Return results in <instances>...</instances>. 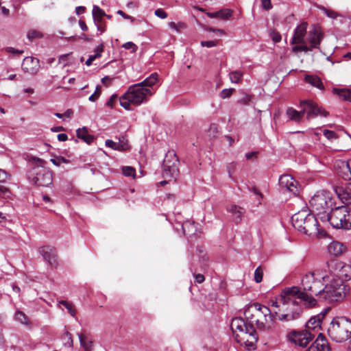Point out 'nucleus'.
I'll return each mask as SVG.
<instances>
[{
    "instance_id": "obj_1",
    "label": "nucleus",
    "mask_w": 351,
    "mask_h": 351,
    "mask_svg": "<svg viewBox=\"0 0 351 351\" xmlns=\"http://www.w3.org/2000/svg\"><path fill=\"white\" fill-rule=\"evenodd\" d=\"M244 315L249 325L243 318L235 317L232 319L230 327L238 343L244 346L248 350H254L258 336L254 325L260 332L269 331L272 328L276 315L267 306L259 303L249 306L245 308Z\"/></svg>"
},
{
    "instance_id": "obj_2",
    "label": "nucleus",
    "mask_w": 351,
    "mask_h": 351,
    "mask_svg": "<svg viewBox=\"0 0 351 351\" xmlns=\"http://www.w3.org/2000/svg\"><path fill=\"white\" fill-rule=\"evenodd\" d=\"M289 291L285 302L280 305V312H274L281 322H290L300 318L302 308L298 300L304 302L310 307H313L317 304V300L313 296L302 292L298 287H291Z\"/></svg>"
},
{
    "instance_id": "obj_3",
    "label": "nucleus",
    "mask_w": 351,
    "mask_h": 351,
    "mask_svg": "<svg viewBox=\"0 0 351 351\" xmlns=\"http://www.w3.org/2000/svg\"><path fill=\"white\" fill-rule=\"evenodd\" d=\"M293 226L298 231L311 237H319L326 234V232L319 228L317 218L307 210H301L291 217Z\"/></svg>"
},
{
    "instance_id": "obj_4",
    "label": "nucleus",
    "mask_w": 351,
    "mask_h": 351,
    "mask_svg": "<svg viewBox=\"0 0 351 351\" xmlns=\"http://www.w3.org/2000/svg\"><path fill=\"white\" fill-rule=\"evenodd\" d=\"M153 94L151 88L141 86L139 84L131 86L128 91L119 98L120 105L126 110L130 106H138L147 101V98Z\"/></svg>"
},
{
    "instance_id": "obj_5",
    "label": "nucleus",
    "mask_w": 351,
    "mask_h": 351,
    "mask_svg": "<svg viewBox=\"0 0 351 351\" xmlns=\"http://www.w3.org/2000/svg\"><path fill=\"white\" fill-rule=\"evenodd\" d=\"M327 332L332 341L345 342L351 338V320L346 317H336L330 322Z\"/></svg>"
},
{
    "instance_id": "obj_6",
    "label": "nucleus",
    "mask_w": 351,
    "mask_h": 351,
    "mask_svg": "<svg viewBox=\"0 0 351 351\" xmlns=\"http://www.w3.org/2000/svg\"><path fill=\"white\" fill-rule=\"evenodd\" d=\"M322 221H328L330 224L337 229L351 228V210L346 206H341L331 209L328 215L321 216Z\"/></svg>"
},
{
    "instance_id": "obj_7",
    "label": "nucleus",
    "mask_w": 351,
    "mask_h": 351,
    "mask_svg": "<svg viewBox=\"0 0 351 351\" xmlns=\"http://www.w3.org/2000/svg\"><path fill=\"white\" fill-rule=\"evenodd\" d=\"M346 295V286L339 280L330 281L324 287H322L316 300L332 303L341 301Z\"/></svg>"
},
{
    "instance_id": "obj_8",
    "label": "nucleus",
    "mask_w": 351,
    "mask_h": 351,
    "mask_svg": "<svg viewBox=\"0 0 351 351\" xmlns=\"http://www.w3.org/2000/svg\"><path fill=\"white\" fill-rule=\"evenodd\" d=\"M34 167L29 172V178L38 186H49L53 181L51 171L45 167V162L38 158H33Z\"/></svg>"
},
{
    "instance_id": "obj_9",
    "label": "nucleus",
    "mask_w": 351,
    "mask_h": 351,
    "mask_svg": "<svg viewBox=\"0 0 351 351\" xmlns=\"http://www.w3.org/2000/svg\"><path fill=\"white\" fill-rule=\"evenodd\" d=\"M327 278H328L327 275H321L317 270L306 273L302 278L303 292L308 291L311 293L309 295L313 296L312 295L314 294L317 298Z\"/></svg>"
},
{
    "instance_id": "obj_10",
    "label": "nucleus",
    "mask_w": 351,
    "mask_h": 351,
    "mask_svg": "<svg viewBox=\"0 0 351 351\" xmlns=\"http://www.w3.org/2000/svg\"><path fill=\"white\" fill-rule=\"evenodd\" d=\"M333 204L331 194L328 191H322L315 194L309 201L311 211L319 216L328 215V210Z\"/></svg>"
},
{
    "instance_id": "obj_11",
    "label": "nucleus",
    "mask_w": 351,
    "mask_h": 351,
    "mask_svg": "<svg viewBox=\"0 0 351 351\" xmlns=\"http://www.w3.org/2000/svg\"><path fill=\"white\" fill-rule=\"evenodd\" d=\"M300 108L306 113V119H311L316 116L327 117L328 112L311 100H302L300 101Z\"/></svg>"
},
{
    "instance_id": "obj_12",
    "label": "nucleus",
    "mask_w": 351,
    "mask_h": 351,
    "mask_svg": "<svg viewBox=\"0 0 351 351\" xmlns=\"http://www.w3.org/2000/svg\"><path fill=\"white\" fill-rule=\"evenodd\" d=\"M313 338L314 335L307 330L302 331L293 330L287 335L289 341L301 347H306L313 341Z\"/></svg>"
},
{
    "instance_id": "obj_13",
    "label": "nucleus",
    "mask_w": 351,
    "mask_h": 351,
    "mask_svg": "<svg viewBox=\"0 0 351 351\" xmlns=\"http://www.w3.org/2000/svg\"><path fill=\"white\" fill-rule=\"evenodd\" d=\"M178 158L173 150L169 151L163 160V169L167 175H173L177 171Z\"/></svg>"
},
{
    "instance_id": "obj_14",
    "label": "nucleus",
    "mask_w": 351,
    "mask_h": 351,
    "mask_svg": "<svg viewBox=\"0 0 351 351\" xmlns=\"http://www.w3.org/2000/svg\"><path fill=\"white\" fill-rule=\"evenodd\" d=\"M337 173L345 180H351V159L346 161L338 160L335 163Z\"/></svg>"
},
{
    "instance_id": "obj_15",
    "label": "nucleus",
    "mask_w": 351,
    "mask_h": 351,
    "mask_svg": "<svg viewBox=\"0 0 351 351\" xmlns=\"http://www.w3.org/2000/svg\"><path fill=\"white\" fill-rule=\"evenodd\" d=\"M307 22H302L296 27L294 30L293 35L291 39L290 43L291 45L299 44L300 43H305V37L307 33Z\"/></svg>"
},
{
    "instance_id": "obj_16",
    "label": "nucleus",
    "mask_w": 351,
    "mask_h": 351,
    "mask_svg": "<svg viewBox=\"0 0 351 351\" xmlns=\"http://www.w3.org/2000/svg\"><path fill=\"white\" fill-rule=\"evenodd\" d=\"M21 66L24 72L35 75L40 69L39 60L34 57H26L23 59Z\"/></svg>"
},
{
    "instance_id": "obj_17",
    "label": "nucleus",
    "mask_w": 351,
    "mask_h": 351,
    "mask_svg": "<svg viewBox=\"0 0 351 351\" xmlns=\"http://www.w3.org/2000/svg\"><path fill=\"white\" fill-rule=\"evenodd\" d=\"M279 184L282 187L293 193L297 194L298 193V182L290 175H283L279 178Z\"/></svg>"
},
{
    "instance_id": "obj_18",
    "label": "nucleus",
    "mask_w": 351,
    "mask_h": 351,
    "mask_svg": "<svg viewBox=\"0 0 351 351\" xmlns=\"http://www.w3.org/2000/svg\"><path fill=\"white\" fill-rule=\"evenodd\" d=\"M306 351H329V346L326 339L322 334H319L315 341Z\"/></svg>"
},
{
    "instance_id": "obj_19",
    "label": "nucleus",
    "mask_w": 351,
    "mask_h": 351,
    "mask_svg": "<svg viewBox=\"0 0 351 351\" xmlns=\"http://www.w3.org/2000/svg\"><path fill=\"white\" fill-rule=\"evenodd\" d=\"M322 38L323 34L322 32L318 28L314 27L312 30L309 31L307 40L312 47L319 49V45Z\"/></svg>"
},
{
    "instance_id": "obj_20",
    "label": "nucleus",
    "mask_w": 351,
    "mask_h": 351,
    "mask_svg": "<svg viewBox=\"0 0 351 351\" xmlns=\"http://www.w3.org/2000/svg\"><path fill=\"white\" fill-rule=\"evenodd\" d=\"M226 210L228 213H232L233 219L236 223H239L241 221L245 213V210L243 208L235 204H231L227 206Z\"/></svg>"
},
{
    "instance_id": "obj_21",
    "label": "nucleus",
    "mask_w": 351,
    "mask_h": 351,
    "mask_svg": "<svg viewBox=\"0 0 351 351\" xmlns=\"http://www.w3.org/2000/svg\"><path fill=\"white\" fill-rule=\"evenodd\" d=\"M39 253L50 265H52L55 262L56 254L55 250L53 248L49 246L42 247L39 250Z\"/></svg>"
},
{
    "instance_id": "obj_22",
    "label": "nucleus",
    "mask_w": 351,
    "mask_h": 351,
    "mask_svg": "<svg viewBox=\"0 0 351 351\" xmlns=\"http://www.w3.org/2000/svg\"><path fill=\"white\" fill-rule=\"evenodd\" d=\"M345 250L344 245L338 241H332L328 245V253L334 256L341 255Z\"/></svg>"
},
{
    "instance_id": "obj_23",
    "label": "nucleus",
    "mask_w": 351,
    "mask_h": 351,
    "mask_svg": "<svg viewBox=\"0 0 351 351\" xmlns=\"http://www.w3.org/2000/svg\"><path fill=\"white\" fill-rule=\"evenodd\" d=\"M286 115L290 121L298 123H300L302 119L304 111H302V110L298 111L293 108L289 107L286 110Z\"/></svg>"
},
{
    "instance_id": "obj_24",
    "label": "nucleus",
    "mask_w": 351,
    "mask_h": 351,
    "mask_svg": "<svg viewBox=\"0 0 351 351\" xmlns=\"http://www.w3.org/2000/svg\"><path fill=\"white\" fill-rule=\"evenodd\" d=\"M290 288H287L284 289L281 293L276 298L275 300H271L270 305L272 307L276 308L278 310L274 312H280V305L285 302V300H286L287 296L289 293Z\"/></svg>"
},
{
    "instance_id": "obj_25",
    "label": "nucleus",
    "mask_w": 351,
    "mask_h": 351,
    "mask_svg": "<svg viewBox=\"0 0 351 351\" xmlns=\"http://www.w3.org/2000/svg\"><path fill=\"white\" fill-rule=\"evenodd\" d=\"M339 198L348 204H351V182L346 184L343 189H339Z\"/></svg>"
},
{
    "instance_id": "obj_26",
    "label": "nucleus",
    "mask_w": 351,
    "mask_h": 351,
    "mask_svg": "<svg viewBox=\"0 0 351 351\" xmlns=\"http://www.w3.org/2000/svg\"><path fill=\"white\" fill-rule=\"evenodd\" d=\"M304 80L312 86L316 87L321 90H324V86L321 79L316 75H306L304 77Z\"/></svg>"
},
{
    "instance_id": "obj_27",
    "label": "nucleus",
    "mask_w": 351,
    "mask_h": 351,
    "mask_svg": "<svg viewBox=\"0 0 351 351\" xmlns=\"http://www.w3.org/2000/svg\"><path fill=\"white\" fill-rule=\"evenodd\" d=\"M197 251L199 253V264H200V268L201 270L204 271L206 270L208 267V263H209V258L208 256L205 252V250L202 247H197Z\"/></svg>"
},
{
    "instance_id": "obj_28",
    "label": "nucleus",
    "mask_w": 351,
    "mask_h": 351,
    "mask_svg": "<svg viewBox=\"0 0 351 351\" xmlns=\"http://www.w3.org/2000/svg\"><path fill=\"white\" fill-rule=\"evenodd\" d=\"M324 317L322 315H318L315 317H312L306 324L307 330H315L319 328L322 323V319Z\"/></svg>"
},
{
    "instance_id": "obj_29",
    "label": "nucleus",
    "mask_w": 351,
    "mask_h": 351,
    "mask_svg": "<svg viewBox=\"0 0 351 351\" xmlns=\"http://www.w3.org/2000/svg\"><path fill=\"white\" fill-rule=\"evenodd\" d=\"M76 134L77 138L83 140L87 144H90L93 141L94 136L88 133L85 127L77 129Z\"/></svg>"
},
{
    "instance_id": "obj_30",
    "label": "nucleus",
    "mask_w": 351,
    "mask_h": 351,
    "mask_svg": "<svg viewBox=\"0 0 351 351\" xmlns=\"http://www.w3.org/2000/svg\"><path fill=\"white\" fill-rule=\"evenodd\" d=\"M158 82V74L154 73L151 74L148 77L145 79L143 82L138 83L142 87L149 88L152 91L153 90L152 86Z\"/></svg>"
},
{
    "instance_id": "obj_31",
    "label": "nucleus",
    "mask_w": 351,
    "mask_h": 351,
    "mask_svg": "<svg viewBox=\"0 0 351 351\" xmlns=\"http://www.w3.org/2000/svg\"><path fill=\"white\" fill-rule=\"evenodd\" d=\"M332 93L339 96V98L351 102V91L346 88H334Z\"/></svg>"
},
{
    "instance_id": "obj_32",
    "label": "nucleus",
    "mask_w": 351,
    "mask_h": 351,
    "mask_svg": "<svg viewBox=\"0 0 351 351\" xmlns=\"http://www.w3.org/2000/svg\"><path fill=\"white\" fill-rule=\"evenodd\" d=\"M104 51V45L101 43L98 45L95 49V53L89 56V58L86 61V64L87 66H90L92 62L97 58H99L101 56V52Z\"/></svg>"
},
{
    "instance_id": "obj_33",
    "label": "nucleus",
    "mask_w": 351,
    "mask_h": 351,
    "mask_svg": "<svg viewBox=\"0 0 351 351\" xmlns=\"http://www.w3.org/2000/svg\"><path fill=\"white\" fill-rule=\"evenodd\" d=\"M79 340L80 342V345L85 351H92V344L93 342L88 340L85 335L83 334H78Z\"/></svg>"
},
{
    "instance_id": "obj_34",
    "label": "nucleus",
    "mask_w": 351,
    "mask_h": 351,
    "mask_svg": "<svg viewBox=\"0 0 351 351\" xmlns=\"http://www.w3.org/2000/svg\"><path fill=\"white\" fill-rule=\"evenodd\" d=\"M105 15H106V14H105L104 11L102 9H101L99 6H97V5L93 6V17L95 23H100L102 19V17Z\"/></svg>"
},
{
    "instance_id": "obj_35",
    "label": "nucleus",
    "mask_w": 351,
    "mask_h": 351,
    "mask_svg": "<svg viewBox=\"0 0 351 351\" xmlns=\"http://www.w3.org/2000/svg\"><path fill=\"white\" fill-rule=\"evenodd\" d=\"M14 320L22 324L27 325L29 319L27 315L21 311L17 310L14 314Z\"/></svg>"
},
{
    "instance_id": "obj_36",
    "label": "nucleus",
    "mask_w": 351,
    "mask_h": 351,
    "mask_svg": "<svg viewBox=\"0 0 351 351\" xmlns=\"http://www.w3.org/2000/svg\"><path fill=\"white\" fill-rule=\"evenodd\" d=\"M243 73L241 71H233L229 73L230 80L232 83L237 84L243 79Z\"/></svg>"
},
{
    "instance_id": "obj_37",
    "label": "nucleus",
    "mask_w": 351,
    "mask_h": 351,
    "mask_svg": "<svg viewBox=\"0 0 351 351\" xmlns=\"http://www.w3.org/2000/svg\"><path fill=\"white\" fill-rule=\"evenodd\" d=\"M183 233L184 234H191L193 233V230L195 229L194 224L190 223L189 221L184 222L182 225Z\"/></svg>"
},
{
    "instance_id": "obj_38",
    "label": "nucleus",
    "mask_w": 351,
    "mask_h": 351,
    "mask_svg": "<svg viewBox=\"0 0 351 351\" xmlns=\"http://www.w3.org/2000/svg\"><path fill=\"white\" fill-rule=\"evenodd\" d=\"M59 304L63 305L67 309L68 312L71 316L74 317L75 315L76 311L73 304L69 303L65 300L60 301Z\"/></svg>"
},
{
    "instance_id": "obj_39",
    "label": "nucleus",
    "mask_w": 351,
    "mask_h": 351,
    "mask_svg": "<svg viewBox=\"0 0 351 351\" xmlns=\"http://www.w3.org/2000/svg\"><path fill=\"white\" fill-rule=\"evenodd\" d=\"M321 10L328 17L332 19H335L337 16H340V14L337 12L324 7H322Z\"/></svg>"
},
{
    "instance_id": "obj_40",
    "label": "nucleus",
    "mask_w": 351,
    "mask_h": 351,
    "mask_svg": "<svg viewBox=\"0 0 351 351\" xmlns=\"http://www.w3.org/2000/svg\"><path fill=\"white\" fill-rule=\"evenodd\" d=\"M122 171H123V175L127 177L135 178L136 171L132 167H129V166L123 167L122 168Z\"/></svg>"
},
{
    "instance_id": "obj_41",
    "label": "nucleus",
    "mask_w": 351,
    "mask_h": 351,
    "mask_svg": "<svg viewBox=\"0 0 351 351\" xmlns=\"http://www.w3.org/2000/svg\"><path fill=\"white\" fill-rule=\"evenodd\" d=\"M27 38L32 40L35 38H40L43 37V34L37 30H30L27 33Z\"/></svg>"
},
{
    "instance_id": "obj_42",
    "label": "nucleus",
    "mask_w": 351,
    "mask_h": 351,
    "mask_svg": "<svg viewBox=\"0 0 351 351\" xmlns=\"http://www.w3.org/2000/svg\"><path fill=\"white\" fill-rule=\"evenodd\" d=\"M263 270L261 266L258 267L254 271V280L256 282L259 283L263 280Z\"/></svg>"
},
{
    "instance_id": "obj_43",
    "label": "nucleus",
    "mask_w": 351,
    "mask_h": 351,
    "mask_svg": "<svg viewBox=\"0 0 351 351\" xmlns=\"http://www.w3.org/2000/svg\"><path fill=\"white\" fill-rule=\"evenodd\" d=\"M119 145V147L123 146V148L120 151H125L128 149L129 145L128 143V140L123 136L119 138V142H117Z\"/></svg>"
},
{
    "instance_id": "obj_44",
    "label": "nucleus",
    "mask_w": 351,
    "mask_h": 351,
    "mask_svg": "<svg viewBox=\"0 0 351 351\" xmlns=\"http://www.w3.org/2000/svg\"><path fill=\"white\" fill-rule=\"evenodd\" d=\"M250 191L257 196L256 200L258 202V205H260L261 204V200L263 198V193L257 188L254 186L250 189Z\"/></svg>"
},
{
    "instance_id": "obj_45",
    "label": "nucleus",
    "mask_w": 351,
    "mask_h": 351,
    "mask_svg": "<svg viewBox=\"0 0 351 351\" xmlns=\"http://www.w3.org/2000/svg\"><path fill=\"white\" fill-rule=\"evenodd\" d=\"M105 145L108 147H110L114 150H118V151H120L121 149V148H123V146L122 147L121 146V147H119V145L117 142H114L110 139H108L106 141Z\"/></svg>"
},
{
    "instance_id": "obj_46",
    "label": "nucleus",
    "mask_w": 351,
    "mask_h": 351,
    "mask_svg": "<svg viewBox=\"0 0 351 351\" xmlns=\"http://www.w3.org/2000/svg\"><path fill=\"white\" fill-rule=\"evenodd\" d=\"M100 94H101V87L98 85V86H97L94 93L92 94L89 97L88 100L92 102L95 101L99 97Z\"/></svg>"
},
{
    "instance_id": "obj_47",
    "label": "nucleus",
    "mask_w": 351,
    "mask_h": 351,
    "mask_svg": "<svg viewBox=\"0 0 351 351\" xmlns=\"http://www.w3.org/2000/svg\"><path fill=\"white\" fill-rule=\"evenodd\" d=\"M51 162L56 166H60L62 163H68L69 160L62 156L51 159Z\"/></svg>"
},
{
    "instance_id": "obj_48",
    "label": "nucleus",
    "mask_w": 351,
    "mask_h": 351,
    "mask_svg": "<svg viewBox=\"0 0 351 351\" xmlns=\"http://www.w3.org/2000/svg\"><path fill=\"white\" fill-rule=\"evenodd\" d=\"M218 12L220 13L219 18H221L223 19H228L232 15V11L228 9L221 10L218 11Z\"/></svg>"
},
{
    "instance_id": "obj_49",
    "label": "nucleus",
    "mask_w": 351,
    "mask_h": 351,
    "mask_svg": "<svg viewBox=\"0 0 351 351\" xmlns=\"http://www.w3.org/2000/svg\"><path fill=\"white\" fill-rule=\"evenodd\" d=\"M154 14L162 19L167 18L168 14L162 8H158L155 10Z\"/></svg>"
},
{
    "instance_id": "obj_50",
    "label": "nucleus",
    "mask_w": 351,
    "mask_h": 351,
    "mask_svg": "<svg viewBox=\"0 0 351 351\" xmlns=\"http://www.w3.org/2000/svg\"><path fill=\"white\" fill-rule=\"evenodd\" d=\"M269 35L274 43H279L281 40V35L275 30H271Z\"/></svg>"
},
{
    "instance_id": "obj_51",
    "label": "nucleus",
    "mask_w": 351,
    "mask_h": 351,
    "mask_svg": "<svg viewBox=\"0 0 351 351\" xmlns=\"http://www.w3.org/2000/svg\"><path fill=\"white\" fill-rule=\"evenodd\" d=\"M191 270L193 273V275L195 276V280L197 282L202 283L204 281L205 278H204V275H202L201 274H195L196 269H194L193 268V267H191Z\"/></svg>"
},
{
    "instance_id": "obj_52",
    "label": "nucleus",
    "mask_w": 351,
    "mask_h": 351,
    "mask_svg": "<svg viewBox=\"0 0 351 351\" xmlns=\"http://www.w3.org/2000/svg\"><path fill=\"white\" fill-rule=\"evenodd\" d=\"M233 90V88L223 89L221 91L220 96L223 99L228 98L232 95Z\"/></svg>"
},
{
    "instance_id": "obj_53",
    "label": "nucleus",
    "mask_w": 351,
    "mask_h": 351,
    "mask_svg": "<svg viewBox=\"0 0 351 351\" xmlns=\"http://www.w3.org/2000/svg\"><path fill=\"white\" fill-rule=\"evenodd\" d=\"M169 27L172 29H174L177 32L179 31L180 28H183L184 27V23H176L174 22H170L169 23Z\"/></svg>"
},
{
    "instance_id": "obj_54",
    "label": "nucleus",
    "mask_w": 351,
    "mask_h": 351,
    "mask_svg": "<svg viewBox=\"0 0 351 351\" xmlns=\"http://www.w3.org/2000/svg\"><path fill=\"white\" fill-rule=\"evenodd\" d=\"M117 99V95L113 94L110 96L109 99L106 102V106L110 108H113L114 104L116 103Z\"/></svg>"
},
{
    "instance_id": "obj_55",
    "label": "nucleus",
    "mask_w": 351,
    "mask_h": 351,
    "mask_svg": "<svg viewBox=\"0 0 351 351\" xmlns=\"http://www.w3.org/2000/svg\"><path fill=\"white\" fill-rule=\"evenodd\" d=\"M200 44H201L202 47H206L210 48V47L217 46V41H215V40L201 41Z\"/></svg>"
},
{
    "instance_id": "obj_56",
    "label": "nucleus",
    "mask_w": 351,
    "mask_h": 351,
    "mask_svg": "<svg viewBox=\"0 0 351 351\" xmlns=\"http://www.w3.org/2000/svg\"><path fill=\"white\" fill-rule=\"evenodd\" d=\"M5 51L7 53H12V54H16V55L22 54L23 53V50L16 49H15L14 47H5Z\"/></svg>"
},
{
    "instance_id": "obj_57",
    "label": "nucleus",
    "mask_w": 351,
    "mask_h": 351,
    "mask_svg": "<svg viewBox=\"0 0 351 351\" xmlns=\"http://www.w3.org/2000/svg\"><path fill=\"white\" fill-rule=\"evenodd\" d=\"M123 47L125 49H132L133 52H135L137 49L136 45L132 42H127L123 45Z\"/></svg>"
},
{
    "instance_id": "obj_58",
    "label": "nucleus",
    "mask_w": 351,
    "mask_h": 351,
    "mask_svg": "<svg viewBox=\"0 0 351 351\" xmlns=\"http://www.w3.org/2000/svg\"><path fill=\"white\" fill-rule=\"evenodd\" d=\"M324 135L329 140H332L337 138V135L335 132L328 130H324Z\"/></svg>"
},
{
    "instance_id": "obj_59",
    "label": "nucleus",
    "mask_w": 351,
    "mask_h": 351,
    "mask_svg": "<svg viewBox=\"0 0 351 351\" xmlns=\"http://www.w3.org/2000/svg\"><path fill=\"white\" fill-rule=\"evenodd\" d=\"M263 8L269 10L272 8L271 0H261Z\"/></svg>"
},
{
    "instance_id": "obj_60",
    "label": "nucleus",
    "mask_w": 351,
    "mask_h": 351,
    "mask_svg": "<svg viewBox=\"0 0 351 351\" xmlns=\"http://www.w3.org/2000/svg\"><path fill=\"white\" fill-rule=\"evenodd\" d=\"M9 176V174L5 170L0 169V182H5Z\"/></svg>"
},
{
    "instance_id": "obj_61",
    "label": "nucleus",
    "mask_w": 351,
    "mask_h": 351,
    "mask_svg": "<svg viewBox=\"0 0 351 351\" xmlns=\"http://www.w3.org/2000/svg\"><path fill=\"white\" fill-rule=\"evenodd\" d=\"M117 13L125 19H130L132 22L134 21L135 19L127 14H125L123 11L119 10L117 12Z\"/></svg>"
},
{
    "instance_id": "obj_62",
    "label": "nucleus",
    "mask_w": 351,
    "mask_h": 351,
    "mask_svg": "<svg viewBox=\"0 0 351 351\" xmlns=\"http://www.w3.org/2000/svg\"><path fill=\"white\" fill-rule=\"evenodd\" d=\"M300 44H302V51H304V52H308V51H311L313 49H315L314 47H312L311 45H310L309 46L307 45L306 44V41H305V43H300Z\"/></svg>"
},
{
    "instance_id": "obj_63",
    "label": "nucleus",
    "mask_w": 351,
    "mask_h": 351,
    "mask_svg": "<svg viewBox=\"0 0 351 351\" xmlns=\"http://www.w3.org/2000/svg\"><path fill=\"white\" fill-rule=\"evenodd\" d=\"M251 100V97L248 95H244L238 101L241 104H247Z\"/></svg>"
},
{
    "instance_id": "obj_64",
    "label": "nucleus",
    "mask_w": 351,
    "mask_h": 351,
    "mask_svg": "<svg viewBox=\"0 0 351 351\" xmlns=\"http://www.w3.org/2000/svg\"><path fill=\"white\" fill-rule=\"evenodd\" d=\"M78 39H83L87 42H91L93 40V38L89 37L88 35L85 34H82L80 36L77 37Z\"/></svg>"
}]
</instances>
